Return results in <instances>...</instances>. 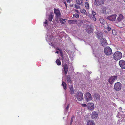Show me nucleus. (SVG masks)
Wrapping results in <instances>:
<instances>
[{
  "mask_svg": "<svg viewBox=\"0 0 125 125\" xmlns=\"http://www.w3.org/2000/svg\"><path fill=\"white\" fill-rule=\"evenodd\" d=\"M86 31L87 32L90 33L93 31V27L92 26L87 25L86 26Z\"/></svg>",
  "mask_w": 125,
  "mask_h": 125,
  "instance_id": "6",
  "label": "nucleus"
},
{
  "mask_svg": "<svg viewBox=\"0 0 125 125\" xmlns=\"http://www.w3.org/2000/svg\"><path fill=\"white\" fill-rule=\"evenodd\" d=\"M122 85L121 83L117 82L115 84L114 88V89L116 91H120L121 89Z\"/></svg>",
  "mask_w": 125,
  "mask_h": 125,
  "instance_id": "3",
  "label": "nucleus"
},
{
  "mask_svg": "<svg viewBox=\"0 0 125 125\" xmlns=\"http://www.w3.org/2000/svg\"><path fill=\"white\" fill-rule=\"evenodd\" d=\"M103 34L100 32H97V37L99 39H101L103 38Z\"/></svg>",
  "mask_w": 125,
  "mask_h": 125,
  "instance_id": "16",
  "label": "nucleus"
},
{
  "mask_svg": "<svg viewBox=\"0 0 125 125\" xmlns=\"http://www.w3.org/2000/svg\"><path fill=\"white\" fill-rule=\"evenodd\" d=\"M64 3L66 6V8H67V3H66V2L65 1L64 2Z\"/></svg>",
  "mask_w": 125,
  "mask_h": 125,
  "instance_id": "43",
  "label": "nucleus"
},
{
  "mask_svg": "<svg viewBox=\"0 0 125 125\" xmlns=\"http://www.w3.org/2000/svg\"><path fill=\"white\" fill-rule=\"evenodd\" d=\"M123 16L122 14H120L117 19V22H119L121 21L123 19Z\"/></svg>",
  "mask_w": 125,
  "mask_h": 125,
  "instance_id": "14",
  "label": "nucleus"
},
{
  "mask_svg": "<svg viewBox=\"0 0 125 125\" xmlns=\"http://www.w3.org/2000/svg\"><path fill=\"white\" fill-rule=\"evenodd\" d=\"M81 105L83 107H85L87 106V105L85 104H81Z\"/></svg>",
  "mask_w": 125,
  "mask_h": 125,
  "instance_id": "38",
  "label": "nucleus"
},
{
  "mask_svg": "<svg viewBox=\"0 0 125 125\" xmlns=\"http://www.w3.org/2000/svg\"><path fill=\"white\" fill-rule=\"evenodd\" d=\"M94 97L97 100H99L100 99V96L99 94L97 93H95L94 95Z\"/></svg>",
  "mask_w": 125,
  "mask_h": 125,
  "instance_id": "18",
  "label": "nucleus"
},
{
  "mask_svg": "<svg viewBox=\"0 0 125 125\" xmlns=\"http://www.w3.org/2000/svg\"><path fill=\"white\" fill-rule=\"evenodd\" d=\"M75 11H76V12H77V13H78V10H75Z\"/></svg>",
  "mask_w": 125,
  "mask_h": 125,
  "instance_id": "46",
  "label": "nucleus"
},
{
  "mask_svg": "<svg viewBox=\"0 0 125 125\" xmlns=\"http://www.w3.org/2000/svg\"><path fill=\"white\" fill-rule=\"evenodd\" d=\"M119 64L121 68L125 69V61L123 60H120L119 61Z\"/></svg>",
  "mask_w": 125,
  "mask_h": 125,
  "instance_id": "7",
  "label": "nucleus"
},
{
  "mask_svg": "<svg viewBox=\"0 0 125 125\" xmlns=\"http://www.w3.org/2000/svg\"><path fill=\"white\" fill-rule=\"evenodd\" d=\"M55 53H58L59 52L58 51H56V52H55Z\"/></svg>",
  "mask_w": 125,
  "mask_h": 125,
  "instance_id": "45",
  "label": "nucleus"
},
{
  "mask_svg": "<svg viewBox=\"0 0 125 125\" xmlns=\"http://www.w3.org/2000/svg\"><path fill=\"white\" fill-rule=\"evenodd\" d=\"M75 16V17L76 18H78L79 17V15L77 13H76L75 14H74L73 15V16Z\"/></svg>",
  "mask_w": 125,
  "mask_h": 125,
  "instance_id": "36",
  "label": "nucleus"
},
{
  "mask_svg": "<svg viewBox=\"0 0 125 125\" xmlns=\"http://www.w3.org/2000/svg\"><path fill=\"white\" fill-rule=\"evenodd\" d=\"M67 2L70 3L71 1V0H67Z\"/></svg>",
  "mask_w": 125,
  "mask_h": 125,
  "instance_id": "44",
  "label": "nucleus"
},
{
  "mask_svg": "<svg viewBox=\"0 0 125 125\" xmlns=\"http://www.w3.org/2000/svg\"><path fill=\"white\" fill-rule=\"evenodd\" d=\"M98 114L95 111H93L92 113L91 116L93 119H96L98 117Z\"/></svg>",
  "mask_w": 125,
  "mask_h": 125,
  "instance_id": "10",
  "label": "nucleus"
},
{
  "mask_svg": "<svg viewBox=\"0 0 125 125\" xmlns=\"http://www.w3.org/2000/svg\"><path fill=\"white\" fill-rule=\"evenodd\" d=\"M116 17V15L115 14L108 16L107 19L111 21H113L115 20Z\"/></svg>",
  "mask_w": 125,
  "mask_h": 125,
  "instance_id": "12",
  "label": "nucleus"
},
{
  "mask_svg": "<svg viewBox=\"0 0 125 125\" xmlns=\"http://www.w3.org/2000/svg\"><path fill=\"white\" fill-rule=\"evenodd\" d=\"M68 67L67 64L66 63H65L64 67V69L65 75L67 74L68 71Z\"/></svg>",
  "mask_w": 125,
  "mask_h": 125,
  "instance_id": "15",
  "label": "nucleus"
},
{
  "mask_svg": "<svg viewBox=\"0 0 125 125\" xmlns=\"http://www.w3.org/2000/svg\"><path fill=\"white\" fill-rule=\"evenodd\" d=\"M88 16L90 17L91 19L92 18L94 20V21H95L96 20V19L95 18V16H93L90 15V14H89V15H88Z\"/></svg>",
  "mask_w": 125,
  "mask_h": 125,
  "instance_id": "28",
  "label": "nucleus"
},
{
  "mask_svg": "<svg viewBox=\"0 0 125 125\" xmlns=\"http://www.w3.org/2000/svg\"><path fill=\"white\" fill-rule=\"evenodd\" d=\"M56 50H59L61 52V49H60L58 47H57L56 48Z\"/></svg>",
  "mask_w": 125,
  "mask_h": 125,
  "instance_id": "39",
  "label": "nucleus"
},
{
  "mask_svg": "<svg viewBox=\"0 0 125 125\" xmlns=\"http://www.w3.org/2000/svg\"><path fill=\"white\" fill-rule=\"evenodd\" d=\"M75 8L77 9H80L81 8L78 5H77L76 4L75 5Z\"/></svg>",
  "mask_w": 125,
  "mask_h": 125,
  "instance_id": "35",
  "label": "nucleus"
},
{
  "mask_svg": "<svg viewBox=\"0 0 125 125\" xmlns=\"http://www.w3.org/2000/svg\"><path fill=\"white\" fill-rule=\"evenodd\" d=\"M88 108L90 110H93L94 108V105L92 103H89L88 104Z\"/></svg>",
  "mask_w": 125,
  "mask_h": 125,
  "instance_id": "13",
  "label": "nucleus"
},
{
  "mask_svg": "<svg viewBox=\"0 0 125 125\" xmlns=\"http://www.w3.org/2000/svg\"><path fill=\"white\" fill-rule=\"evenodd\" d=\"M92 14L91 15H90L93 16H95L96 15V13L94 11L92 10Z\"/></svg>",
  "mask_w": 125,
  "mask_h": 125,
  "instance_id": "33",
  "label": "nucleus"
},
{
  "mask_svg": "<svg viewBox=\"0 0 125 125\" xmlns=\"http://www.w3.org/2000/svg\"><path fill=\"white\" fill-rule=\"evenodd\" d=\"M113 58L114 60L118 61L121 58L122 55L120 52L117 51L113 54Z\"/></svg>",
  "mask_w": 125,
  "mask_h": 125,
  "instance_id": "1",
  "label": "nucleus"
},
{
  "mask_svg": "<svg viewBox=\"0 0 125 125\" xmlns=\"http://www.w3.org/2000/svg\"><path fill=\"white\" fill-rule=\"evenodd\" d=\"M69 106H70V104H68L67 105L66 107V109L67 110H68L69 107Z\"/></svg>",
  "mask_w": 125,
  "mask_h": 125,
  "instance_id": "41",
  "label": "nucleus"
},
{
  "mask_svg": "<svg viewBox=\"0 0 125 125\" xmlns=\"http://www.w3.org/2000/svg\"><path fill=\"white\" fill-rule=\"evenodd\" d=\"M86 8L87 9H88L89 7V5L88 2H86L85 4Z\"/></svg>",
  "mask_w": 125,
  "mask_h": 125,
  "instance_id": "30",
  "label": "nucleus"
},
{
  "mask_svg": "<svg viewBox=\"0 0 125 125\" xmlns=\"http://www.w3.org/2000/svg\"><path fill=\"white\" fill-rule=\"evenodd\" d=\"M68 23L70 24H76L77 23V21L76 20H69L68 21Z\"/></svg>",
  "mask_w": 125,
  "mask_h": 125,
  "instance_id": "17",
  "label": "nucleus"
},
{
  "mask_svg": "<svg viewBox=\"0 0 125 125\" xmlns=\"http://www.w3.org/2000/svg\"><path fill=\"white\" fill-rule=\"evenodd\" d=\"M82 0H81V2H82Z\"/></svg>",
  "mask_w": 125,
  "mask_h": 125,
  "instance_id": "49",
  "label": "nucleus"
},
{
  "mask_svg": "<svg viewBox=\"0 0 125 125\" xmlns=\"http://www.w3.org/2000/svg\"><path fill=\"white\" fill-rule=\"evenodd\" d=\"M106 8L104 6H103L102 8V10L104 14H106Z\"/></svg>",
  "mask_w": 125,
  "mask_h": 125,
  "instance_id": "23",
  "label": "nucleus"
},
{
  "mask_svg": "<svg viewBox=\"0 0 125 125\" xmlns=\"http://www.w3.org/2000/svg\"><path fill=\"white\" fill-rule=\"evenodd\" d=\"M53 17V15H52V12L51 13L48 18L50 22H51L52 21Z\"/></svg>",
  "mask_w": 125,
  "mask_h": 125,
  "instance_id": "21",
  "label": "nucleus"
},
{
  "mask_svg": "<svg viewBox=\"0 0 125 125\" xmlns=\"http://www.w3.org/2000/svg\"><path fill=\"white\" fill-rule=\"evenodd\" d=\"M74 117V116H72V118H71V124L72 123V122H73V121Z\"/></svg>",
  "mask_w": 125,
  "mask_h": 125,
  "instance_id": "37",
  "label": "nucleus"
},
{
  "mask_svg": "<svg viewBox=\"0 0 125 125\" xmlns=\"http://www.w3.org/2000/svg\"><path fill=\"white\" fill-rule=\"evenodd\" d=\"M105 43H106V45L107 44V42H106Z\"/></svg>",
  "mask_w": 125,
  "mask_h": 125,
  "instance_id": "47",
  "label": "nucleus"
},
{
  "mask_svg": "<svg viewBox=\"0 0 125 125\" xmlns=\"http://www.w3.org/2000/svg\"><path fill=\"white\" fill-rule=\"evenodd\" d=\"M80 12L83 14L86 15L87 12L84 9H81Z\"/></svg>",
  "mask_w": 125,
  "mask_h": 125,
  "instance_id": "27",
  "label": "nucleus"
},
{
  "mask_svg": "<svg viewBox=\"0 0 125 125\" xmlns=\"http://www.w3.org/2000/svg\"><path fill=\"white\" fill-rule=\"evenodd\" d=\"M76 97L78 101L82 100L83 98V93L80 92H77L76 95Z\"/></svg>",
  "mask_w": 125,
  "mask_h": 125,
  "instance_id": "4",
  "label": "nucleus"
},
{
  "mask_svg": "<svg viewBox=\"0 0 125 125\" xmlns=\"http://www.w3.org/2000/svg\"><path fill=\"white\" fill-rule=\"evenodd\" d=\"M117 76L111 77L109 78V83L112 84L115 80L117 79Z\"/></svg>",
  "mask_w": 125,
  "mask_h": 125,
  "instance_id": "9",
  "label": "nucleus"
},
{
  "mask_svg": "<svg viewBox=\"0 0 125 125\" xmlns=\"http://www.w3.org/2000/svg\"><path fill=\"white\" fill-rule=\"evenodd\" d=\"M107 29L108 31H110L111 30V28L109 27H108Z\"/></svg>",
  "mask_w": 125,
  "mask_h": 125,
  "instance_id": "42",
  "label": "nucleus"
},
{
  "mask_svg": "<svg viewBox=\"0 0 125 125\" xmlns=\"http://www.w3.org/2000/svg\"><path fill=\"white\" fill-rule=\"evenodd\" d=\"M85 97L86 101L87 102L92 99V97L91 94L88 92L86 93Z\"/></svg>",
  "mask_w": 125,
  "mask_h": 125,
  "instance_id": "8",
  "label": "nucleus"
},
{
  "mask_svg": "<svg viewBox=\"0 0 125 125\" xmlns=\"http://www.w3.org/2000/svg\"><path fill=\"white\" fill-rule=\"evenodd\" d=\"M67 80L68 83L71 84L72 83L71 79L70 76H68L67 77Z\"/></svg>",
  "mask_w": 125,
  "mask_h": 125,
  "instance_id": "24",
  "label": "nucleus"
},
{
  "mask_svg": "<svg viewBox=\"0 0 125 125\" xmlns=\"http://www.w3.org/2000/svg\"><path fill=\"white\" fill-rule=\"evenodd\" d=\"M56 62L58 65H60L61 64V62L59 59H57L56 61Z\"/></svg>",
  "mask_w": 125,
  "mask_h": 125,
  "instance_id": "29",
  "label": "nucleus"
},
{
  "mask_svg": "<svg viewBox=\"0 0 125 125\" xmlns=\"http://www.w3.org/2000/svg\"><path fill=\"white\" fill-rule=\"evenodd\" d=\"M76 3L78 5H81L80 1L79 0H76Z\"/></svg>",
  "mask_w": 125,
  "mask_h": 125,
  "instance_id": "34",
  "label": "nucleus"
},
{
  "mask_svg": "<svg viewBox=\"0 0 125 125\" xmlns=\"http://www.w3.org/2000/svg\"><path fill=\"white\" fill-rule=\"evenodd\" d=\"M54 13L56 15V17L58 18L60 16L61 13L59 10L58 9H54Z\"/></svg>",
  "mask_w": 125,
  "mask_h": 125,
  "instance_id": "11",
  "label": "nucleus"
},
{
  "mask_svg": "<svg viewBox=\"0 0 125 125\" xmlns=\"http://www.w3.org/2000/svg\"><path fill=\"white\" fill-rule=\"evenodd\" d=\"M62 85L63 86L64 89L65 90H66L67 89V87L66 85V83L64 82H62Z\"/></svg>",
  "mask_w": 125,
  "mask_h": 125,
  "instance_id": "25",
  "label": "nucleus"
},
{
  "mask_svg": "<svg viewBox=\"0 0 125 125\" xmlns=\"http://www.w3.org/2000/svg\"><path fill=\"white\" fill-rule=\"evenodd\" d=\"M87 125H95L94 122L92 120H89L88 121Z\"/></svg>",
  "mask_w": 125,
  "mask_h": 125,
  "instance_id": "20",
  "label": "nucleus"
},
{
  "mask_svg": "<svg viewBox=\"0 0 125 125\" xmlns=\"http://www.w3.org/2000/svg\"><path fill=\"white\" fill-rule=\"evenodd\" d=\"M112 33L114 35H116L117 33L115 29H113L112 30Z\"/></svg>",
  "mask_w": 125,
  "mask_h": 125,
  "instance_id": "31",
  "label": "nucleus"
},
{
  "mask_svg": "<svg viewBox=\"0 0 125 125\" xmlns=\"http://www.w3.org/2000/svg\"><path fill=\"white\" fill-rule=\"evenodd\" d=\"M100 21L101 24L103 25L105 24L106 22L104 19L102 18L100 19Z\"/></svg>",
  "mask_w": 125,
  "mask_h": 125,
  "instance_id": "26",
  "label": "nucleus"
},
{
  "mask_svg": "<svg viewBox=\"0 0 125 125\" xmlns=\"http://www.w3.org/2000/svg\"><path fill=\"white\" fill-rule=\"evenodd\" d=\"M111 11V10L109 8H106V14H107L109 13H110Z\"/></svg>",
  "mask_w": 125,
  "mask_h": 125,
  "instance_id": "32",
  "label": "nucleus"
},
{
  "mask_svg": "<svg viewBox=\"0 0 125 125\" xmlns=\"http://www.w3.org/2000/svg\"><path fill=\"white\" fill-rule=\"evenodd\" d=\"M86 0V1H88V0Z\"/></svg>",
  "mask_w": 125,
  "mask_h": 125,
  "instance_id": "50",
  "label": "nucleus"
},
{
  "mask_svg": "<svg viewBox=\"0 0 125 125\" xmlns=\"http://www.w3.org/2000/svg\"><path fill=\"white\" fill-rule=\"evenodd\" d=\"M44 24H48L47 21V20H45V22H44Z\"/></svg>",
  "mask_w": 125,
  "mask_h": 125,
  "instance_id": "40",
  "label": "nucleus"
},
{
  "mask_svg": "<svg viewBox=\"0 0 125 125\" xmlns=\"http://www.w3.org/2000/svg\"><path fill=\"white\" fill-rule=\"evenodd\" d=\"M66 19H63L62 18H60L59 19V21L60 23L62 24L65 23L66 21Z\"/></svg>",
  "mask_w": 125,
  "mask_h": 125,
  "instance_id": "19",
  "label": "nucleus"
},
{
  "mask_svg": "<svg viewBox=\"0 0 125 125\" xmlns=\"http://www.w3.org/2000/svg\"><path fill=\"white\" fill-rule=\"evenodd\" d=\"M104 52L107 55H110L112 53V49L108 46L104 48Z\"/></svg>",
  "mask_w": 125,
  "mask_h": 125,
  "instance_id": "2",
  "label": "nucleus"
},
{
  "mask_svg": "<svg viewBox=\"0 0 125 125\" xmlns=\"http://www.w3.org/2000/svg\"><path fill=\"white\" fill-rule=\"evenodd\" d=\"M124 2H125V0H123Z\"/></svg>",
  "mask_w": 125,
  "mask_h": 125,
  "instance_id": "48",
  "label": "nucleus"
},
{
  "mask_svg": "<svg viewBox=\"0 0 125 125\" xmlns=\"http://www.w3.org/2000/svg\"><path fill=\"white\" fill-rule=\"evenodd\" d=\"M105 0H94V4L96 6H99L104 4Z\"/></svg>",
  "mask_w": 125,
  "mask_h": 125,
  "instance_id": "5",
  "label": "nucleus"
},
{
  "mask_svg": "<svg viewBox=\"0 0 125 125\" xmlns=\"http://www.w3.org/2000/svg\"><path fill=\"white\" fill-rule=\"evenodd\" d=\"M69 88L70 90V93L71 94H74V91L73 89V87L72 85H71L69 87Z\"/></svg>",
  "mask_w": 125,
  "mask_h": 125,
  "instance_id": "22",
  "label": "nucleus"
}]
</instances>
